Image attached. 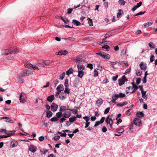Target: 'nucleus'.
Wrapping results in <instances>:
<instances>
[{
	"label": "nucleus",
	"instance_id": "obj_14",
	"mask_svg": "<svg viewBox=\"0 0 157 157\" xmlns=\"http://www.w3.org/2000/svg\"><path fill=\"white\" fill-rule=\"evenodd\" d=\"M1 119H6V120H5V121L7 122H9L12 123H13V121L9 117H1Z\"/></svg>",
	"mask_w": 157,
	"mask_h": 157
},
{
	"label": "nucleus",
	"instance_id": "obj_61",
	"mask_svg": "<svg viewBox=\"0 0 157 157\" xmlns=\"http://www.w3.org/2000/svg\"><path fill=\"white\" fill-rule=\"evenodd\" d=\"M102 130L103 132H105L107 131V129L105 126H104L102 128Z\"/></svg>",
	"mask_w": 157,
	"mask_h": 157
},
{
	"label": "nucleus",
	"instance_id": "obj_21",
	"mask_svg": "<svg viewBox=\"0 0 157 157\" xmlns=\"http://www.w3.org/2000/svg\"><path fill=\"white\" fill-rule=\"evenodd\" d=\"M18 143L15 141H12L11 143V146L12 147H14L17 146Z\"/></svg>",
	"mask_w": 157,
	"mask_h": 157
},
{
	"label": "nucleus",
	"instance_id": "obj_53",
	"mask_svg": "<svg viewBox=\"0 0 157 157\" xmlns=\"http://www.w3.org/2000/svg\"><path fill=\"white\" fill-rule=\"evenodd\" d=\"M66 118L64 117H63L61 118L60 120L59 121L61 123H62L66 120Z\"/></svg>",
	"mask_w": 157,
	"mask_h": 157
},
{
	"label": "nucleus",
	"instance_id": "obj_36",
	"mask_svg": "<svg viewBox=\"0 0 157 157\" xmlns=\"http://www.w3.org/2000/svg\"><path fill=\"white\" fill-rule=\"evenodd\" d=\"M118 3L121 5L124 6L125 5L126 2L124 0H119Z\"/></svg>",
	"mask_w": 157,
	"mask_h": 157
},
{
	"label": "nucleus",
	"instance_id": "obj_2",
	"mask_svg": "<svg viewBox=\"0 0 157 157\" xmlns=\"http://www.w3.org/2000/svg\"><path fill=\"white\" fill-rule=\"evenodd\" d=\"M26 76L25 71H23L21 72L17 76V81L20 83L24 82V80L21 79L22 77L23 76Z\"/></svg>",
	"mask_w": 157,
	"mask_h": 157
},
{
	"label": "nucleus",
	"instance_id": "obj_9",
	"mask_svg": "<svg viewBox=\"0 0 157 157\" xmlns=\"http://www.w3.org/2000/svg\"><path fill=\"white\" fill-rule=\"evenodd\" d=\"M68 52L65 50H61L56 53V54H57L59 56L65 55L67 54Z\"/></svg>",
	"mask_w": 157,
	"mask_h": 157
},
{
	"label": "nucleus",
	"instance_id": "obj_52",
	"mask_svg": "<svg viewBox=\"0 0 157 157\" xmlns=\"http://www.w3.org/2000/svg\"><path fill=\"white\" fill-rule=\"evenodd\" d=\"M141 79L140 78H138L136 80V83L137 85L139 84L141 82Z\"/></svg>",
	"mask_w": 157,
	"mask_h": 157
},
{
	"label": "nucleus",
	"instance_id": "obj_27",
	"mask_svg": "<svg viewBox=\"0 0 157 157\" xmlns=\"http://www.w3.org/2000/svg\"><path fill=\"white\" fill-rule=\"evenodd\" d=\"M56 89L57 90H60V92L61 91L63 90L64 86L62 85H59L57 87Z\"/></svg>",
	"mask_w": 157,
	"mask_h": 157
},
{
	"label": "nucleus",
	"instance_id": "obj_13",
	"mask_svg": "<svg viewBox=\"0 0 157 157\" xmlns=\"http://www.w3.org/2000/svg\"><path fill=\"white\" fill-rule=\"evenodd\" d=\"M142 4V2H140L139 3H137L136 5L134 6L132 9V10L133 11H135L137 8L140 7Z\"/></svg>",
	"mask_w": 157,
	"mask_h": 157
},
{
	"label": "nucleus",
	"instance_id": "obj_39",
	"mask_svg": "<svg viewBox=\"0 0 157 157\" xmlns=\"http://www.w3.org/2000/svg\"><path fill=\"white\" fill-rule=\"evenodd\" d=\"M59 120V119L56 117H53L50 119V121L52 122L56 121Z\"/></svg>",
	"mask_w": 157,
	"mask_h": 157
},
{
	"label": "nucleus",
	"instance_id": "obj_25",
	"mask_svg": "<svg viewBox=\"0 0 157 157\" xmlns=\"http://www.w3.org/2000/svg\"><path fill=\"white\" fill-rule=\"evenodd\" d=\"M52 113L51 111L50 110H48L47 111L46 116L47 117L50 118L52 116Z\"/></svg>",
	"mask_w": 157,
	"mask_h": 157
},
{
	"label": "nucleus",
	"instance_id": "obj_44",
	"mask_svg": "<svg viewBox=\"0 0 157 157\" xmlns=\"http://www.w3.org/2000/svg\"><path fill=\"white\" fill-rule=\"evenodd\" d=\"M57 133L58 134H60V136L62 137H66V135H67V134L64 132V133H63V134H62V133L60 132H59L58 131L57 132Z\"/></svg>",
	"mask_w": 157,
	"mask_h": 157
},
{
	"label": "nucleus",
	"instance_id": "obj_15",
	"mask_svg": "<svg viewBox=\"0 0 157 157\" xmlns=\"http://www.w3.org/2000/svg\"><path fill=\"white\" fill-rule=\"evenodd\" d=\"M77 67L78 71H83L85 68V67L84 66L80 64H78L77 65Z\"/></svg>",
	"mask_w": 157,
	"mask_h": 157
},
{
	"label": "nucleus",
	"instance_id": "obj_7",
	"mask_svg": "<svg viewBox=\"0 0 157 157\" xmlns=\"http://www.w3.org/2000/svg\"><path fill=\"white\" fill-rule=\"evenodd\" d=\"M134 124L136 125L139 126L141 123V120L138 118H135L133 121Z\"/></svg>",
	"mask_w": 157,
	"mask_h": 157
},
{
	"label": "nucleus",
	"instance_id": "obj_28",
	"mask_svg": "<svg viewBox=\"0 0 157 157\" xmlns=\"http://www.w3.org/2000/svg\"><path fill=\"white\" fill-rule=\"evenodd\" d=\"M63 115V114L61 112L59 111L58 112L56 113V116L57 118L59 119V118L61 117Z\"/></svg>",
	"mask_w": 157,
	"mask_h": 157
},
{
	"label": "nucleus",
	"instance_id": "obj_5",
	"mask_svg": "<svg viewBox=\"0 0 157 157\" xmlns=\"http://www.w3.org/2000/svg\"><path fill=\"white\" fill-rule=\"evenodd\" d=\"M97 54L99 55L103 58L105 59H109L110 58V56L109 55L106 54L104 52H100L99 53Z\"/></svg>",
	"mask_w": 157,
	"mask_h": 157
},
{
	"label": "nucleus",
	"instance_id": "obj_38",
	"mask_svg": "<svg viewBox=\"0 0 157 157\" xmlns=\"http://www.w3.org/2000/svg\"><path fill=\"white\" fill-rule=\"evenodd\" d=\"M67 110L72 111V113L74 114H76L78 112V110L77 109H72L67 108Z\"/></svg>",
	"mask_w": 157,
	"mask_h": 157
},
{
	"label": "nucleus",
	"instance_id": "obj_17",
	"mask_svg": "<svg viewBox=\"0 0 157 157\" xmlns=\"http://www.w3.org/2000/svg\"><path fill=\"white\" fill-rule=\"evenodd\" d=\"M16 132L15 131H7V134H6L7 135V136L8 137L11 136L13 135Z\"/></svg>",
	"mask_w": 157,
	"mask_h": 157
},
{
	"label": "nucleus",
	"instance_id": "obj_59",
	"mask_svg": "<svg viewBox=\"0 0 157 157\" xmlns=\"http://www.w3.org/2000/svg\"><path fill=\"white\" fill-rule=\"evenodd\" d=\"M32 66L31 67L33 68L34 69H35L36 70H39V68L37 66H35V65H33L32 64Z\"/></svg>",
	"mask_w": 157,
	"mask_h": 157
},
{
	"label": "nucleus",
	"instance_id": "obj_24",
	"mask_svg": "<svg viewBox=\"0 0 157 157\" xmlns=\"http://www.w3.org/2000/svg\"><path fill=\"white\" fill-rule=\"evenodd\" d=\"M153 23V22L152 21H151L150 22H148L146 23H145L144 26V28H146L147 27H148L150 25H151Z\"/></svg>",
	"mask_w": 157,
	"mask_h": 157
},
{
	"label": "nucleus",
	"instance_id": "obj_45",
	"mask_svg": "<svg viewBox=\"0 0 157 157\" xmlns=\"http://www.w3.org/2000/svg\"><path fill=\"white\" fill-rule=\"evenodd\" d=\"M65 75V73L64 72H63L60 76V77L59 78V79L61 80H63L64 77Z\"/></svg>",
	"mask_w": 157,
	"mask_h": 157
},
{
	"label": "nucleus",
	"instance_id": "obj_58",
	"mask_svg": "<svg viewBox=\"0 0 157 157\" xmlns=\"http://www.w3.org/2000/svg\"><path fill=\"white\" fill-rule=\"evenodd\" d=\"M102 48H103L106 49L107 50H109V46L107 45L103 46Z\"/></svg>",
	"mask_w": 157,
	"mask_h": 157
},
{
	"label": "nucleus",
	"instance_id": "obj_37",
	"mask_svg": "<svg viewBox=\"0 0 157 157\" xmlns=\"http://www.w3.org/2000/svg\"><path fill=\"white\" fill-rule=\"evenodd\" d=\"M119 64L121 65L122 66H124L123 64H125L127 67L128 66V64L127 62L126 61H122L119 62Z\"/></svg>",
	"mask_w": 157,
	"mask_h": 157
},
{
	"label": "nucleus",
	"instance_id": "obj_18",
	"mask_svg": "<svg viewBox=\"0 0 157 157\" xmlns=\"http://www.w3.org/2000/svg\"><path fill=\"white\" fill-rule=\"evenodd\" d=\"M24 71L26 76L30 75H32L33 73V71L31 70L26 69L25 70H24Z\"/></svg>",
	"mask_w": 157,
	"mask_h": 157
},
{
	"label": "nucleus",
	"instance_id": "obj_10",
	"mask_svg": "<svg viewBox=\"0 0 157 157\" xmlns=\"http://www.w3.org/2000/svg\"><path fill=\"white\" fill-rule=\"evenodd\" d=\"M71 115V113L70 111H66L63 114V116L65 118H68Z\"/></svg>",
	"mask_w": 157,
	"mask_h": 157
},
{
	"label": "nucleus",
	"instance_id": "obj_50",
	"mask_svg": "<svg viewBox=\"0 0 157 157\" xmlns=\"http://www.w3.org/2000/svg\"><path fill=\"white\" fill-rule=\"evenodd\" d=\"M70 89L68 88V87H66L64 90V92L66 93L69 94L70 93Z\"/></svg>",
	"mask_w": 157,
	"mask_h": 157
},
{
	"label": "nucleus",
	"instance_id": "obj_41",
	"mask_svg": "<svg viewBox=\"0 0 157 157\" xmlns=\"http://www.w3.org/2000/svg\"><path fill=\"white\" fill-rule=\"evenodd\" d=\"M110 119H112L111 118H110L109 116H108L105 119V122L107 124H108L110 123Z\"/></svg>",
	"mask_w": 157,
	"mask_h": 157
},
{
	"label": "nucleus",
	"instance_id": "obj_64",
	"mask_svg": "<svg viewBox=\"0 0 157 157\" xmlns=\"http://www.w3.org/2000/svg\"><path fill=\"white\" fill-rule=\"evenodd\" d=\"M101 124V123H100V121H96L95 122V125H94V127H96L97 126H98V125H99V124Z\"/></svg>",
	"mask_w": 157,
	"mask_h": 157
},
{
	"label": "nucleus",
	"instance_id": "obj_51",
	"mask_svg": "<svg viewBox=\"0 0 157 157\" xmlns=\"http://www.w3.org/2000/svg\"><path fill=\"white\" fill-rule=\"evenodd\" d=\"M87 67L92 70L93 68V65L91 63L88 64L87 65Z\"/></svg>",
	"mask_w": 157,
	"mask_h": 157
},
{
	"label": "nucleus",
	"instance_id": "obj_54",
	"mask_svg": "<svg viewBox=\"0 0 157 157\" xmlns=\"http://www.w3.org/2000/svg\"><path fill=\"white\" fill-rule=\"evenodd\" d=\"M110 109V108L109 107H108L105 110L104 114H107L109 112Z\"/></svg>",
	"mask_w": 157,
	"mask_h": 157
},
{
	"label": "nucleus",
	"instance_id": "obj_29",
	"mask_svg": "<svg viewBox=\"0 0 157 157\" xmlns=\"http://www.w3.org/2000/svg\"><path fill=\"white\" fill-rule=\"evenodd\" d=\"M76 120V117L74 116L71 117L70 118H69V121L70 122H71V123L74 122Z\"/></svg>",
	"mask_w": 157,
	"mask_h": 157
},
{
	"label": "nucleus",
	"instance_id": "obj_35",
	"mask_svg": "<svg viewBox=\"0 0 157 157\" xmlns=\"http://www.w3.org/2000/svg\"><path fill=\"white\" fill-rule=\"evenodd\" d=\"M25 66L27 68H29L31 67L32 66V64L29 62H27L25 63Z\"/></svg>",
	"mask_w": 157,
	"mask_h": 157
},
{
	"label": "nucleus",
	"instance_id": "obj_42",
	"mask_svg": "<svg viewBox=\"0 0 157 157\" xmlns=\"http://www.w3.org/2000/svg\"><path fill=\"white\" fill-rule=\"evenodd\" d=\"M117 96H118L117 98H122L125 97V95L122 93H120L119 95L117 94Z\"/></svg>",
	"mask_w": 157,
	"mask_h": 157
},
{
	"label": "nucleus",
	"instance_id": "obj_19",
	"mask_svg": "<svg viewBox=\"0 0 157 157\" xmlns=\"http://www.w3.org/2000/svg\"><path fill=\"white\" fill-rule=\"evenodd\" d=\"M112 33L111 32H109L106 33L104 36V38L103 39V40H105L106 39L112 36Z\"/></svg>",
	"mask_w": 157,
	"mask_h": 157
},
{
	"label": "nucleus",
	"instance_id": "obj_33",
	"mask_svg": "<svg viewBox=\"0 0 157 157\" xmlns=\"http://www.w3.org/2000/svg\"><path fill=\"white\" fill-rule=\"evenodd\" d=\"M67 107L66 106H60V109H59V111L61 112H63V111H65V110H67Z\"/></svg>",
	"mask_w": 157,
	"mask_h": 157
},
{
	"label": "nucleus",
	"instance_id": "obj_6",
	"mask_svg": "<svg viewBox=\"0 0 157 157\" xmlns=\"http://www.w3.org/2000/svg\"><path fill=\"white\" fill-rule=\"evenodd\" d=\"M58 105L54 103H52L51 106V109L52 111H56L58 109Z\"/></svg>",
	"mask_w": 157,
	"mask_h": 157
},
{
	"label": "nucleus",
	"instance_id": "obj_47",
	"mask_svg": "<svg viewBox=\"0 0 157 157\" xmlns=\"http://www.w3.org/2000/svg\"><path fill=\"white\" fill-rule=\"evenodd\" d=\"M87 20L89 21L88 23L89 25L90 26L93 25V22L92 21V20L89 18L87 19Z\"/></svg>",
	"mask_w": 157,
	"mask_h": 157
},
{
	"label": "nucleus",
	"instance_id": "obj_8",
	"mask_svg": "<svg viewBox=\"0 0 157 157\" xmlns=\"http://www.w3.org/2000/svg\"><path fill=\"white\" fill-rule=\"evenodd\" d=\"M117 94H115L112 97V100L109 102V103L110 105H111L113 103H116V101L118 99Z\"/></svg>",
	"mask_w": 157,
	"mask_h": 157
},
{
	"label": "nucleus",
	"instance_id": "obj_20",
	"mask_svg": "<svg viewBox=\"0 0 157 157\" xmlns=\"http://www.w3.org/2000/svg\"><path fill=\"white\" fill-rule=\"evenodd\" d=\"M54 96L53 95H51L50 96H49L47 99V100L50 102H51L54 99Z\"/></svg>",
	"mask_w": 157,
	"mask_h": 157
},
{
	"label": "nucleus",
	"instance_id": "obj_3",
	"mask_svg": "<svg viewBox=\"0 0 157 157\" xmlns=\"http://www.w3.org/2000/svg\"><path fill=\"white\" fill-rule=\"evenodd\" d=\"M74 61L76 63H81L83 64L85 62V60L80 56H77L74 59Z\"/></svg>",
	"mask_w": 157,
	"mask_h": 157
},
{
	"label": "nucleus",
	"instance_id": "obj_1",
	"mask_svg": "<svg viewBox=\"0 0 157 157\" xmlns=\"http://www.w3.org/2000/svg\"><path fill=\"white\" fill-rule=\"evenodd\" d=\"M52 63V61H51L41 60L38 61L37 64L38 66L44 67L45 66L49 65Z\"/></svg>",
	"mask_w": 157,
	"mask_h": 157
},
{
	"label": "nucleus",
	"instance_id": "obj_56",
	"mask_svg": "<svg viewBox=\"0 0 157 157\" xmlns=\"http://www.w3.org/2000/svg\"><path fill=\"white\" fill-rule=\"evenodd\" d=\"M141 92V93H142V98H144V97H145L146 96V91H143Z\"/></svg>",
	"mask_w": 157,
	"mask_h": 157
},
{
	"label": "nucleus",
	"instance_id": "obj_26",
	"mask_svg": "<svg viewBox=\"0 0 157 157\" xmlns=\"http://www.w3.org/2000/svg\"><path fill=\"white\" fill-rule=\"evenodd\" d=\"M136 115L138 117L141 118L144 116V114L142 112H139L137 113Z\"/></svg>",
	"mask_w": 157,
	"mask_h": 157
},
{
	"label": "nucleus",
	"instance_id": "obj_49",
	"mask_svg": "<svg viewBox=\"0 0 157 157\" xmlns=\"http://www.w3.org/2000/svg\"><path fill=\"white\" fill-rule=\"evenodd\" d=\"M22 93L21 94L20 96V98L19 99L20 100L21 102H24L25 101V100L24 98H22Z\"/></svg>",
	"mask_w": 157,
	"mask_h": 157
},
{
	"label": "nucleus",
	"instance_id": "obj_62",
	"mask_svg": "<svg viewBox=\"0 0 157 157\" xmlns=\"http://www.w3.org/2000/svg\"><path fill=\"white\" fill-rule=\"evenodd\" d=\"M59 98L61 100H63L65 99V97L63 95L61 94L59 96Z\"/></svg>",
	"mask_w": 157,
	"mask_h": 157
},
{
	"label": "nucleus",
	"instance_id": "obj_43",
	"mask_svg": "<svg viewBox=\"0 0 157 157\" xmlns=\"http://www.w3.org/2000/svg\"><path fill=\"white\" fill-rule=\"evenodd\" d=\"M155 57L154 55H152L151 56L150 58V62H152L155 60Z\"/></svg>",
	"mask_w": 157,
	"mask_h": 157
},
{
	"label": "nucleus",
	"instance_id": "obj_57",
	"mask_svg": "<svg viewBox=\"0 0 157 157\" xmlns=\"http://www.w3.org/2000/svg\"><path fill=\"white\" fill-rule=\"evenodd\" d=\"M60 138V136H56L54 137V140H55L56 141L58 140Z\"/></svg>",
	"mask_w": 157,
	"mask_h": 157
},
{
	"label": "nucleus",
	"instance_id": "obj_4",
	"mask_svg": "<svg viewBox=\"0 0 157 157\" xmlns=\"http://www.w3.org/2000/svg\"><path fill=\"white\" fill-rule=\"evenodd\" d=\"M128 80L126 78L125 75L123 76L121 79H119L118 80V84L120 86H121L125 82H127Z\"/></svg>",
	"mask_w": 157,
	"mask_h": 157
},
{
	"label": "nucleus",
	"instance_id": "obj_12",
	"mask_svg": "<svg viewBox=\"0 0 157 157\" xmlns=\"http://www.w3.org/2000/svg\"><path fill=\"white\" fill-rule=\"evenodd\" d=\"M29 150L32 152L34 153L36 150V147L33 145H30L29 147Z\"/></svg>",
	"mask_w": 157,
	"mask_h": 157
},
{
	"label": "nucleus",
	"instance_id": "obj_63",
	"mask_svg": "<svg viewBox=\"0 0 157 157\" xmlns=\"http://www.w3.org/2000/svg\"><path fill=\"white\" fill-rule=\"evenodd\" d=\"M118 76V75H117L116 76H113L112 78V80L114 81H116L117 79Z\"/></svg>",
	"mask_w": 157,
	"mask_h": 157
},
{
	"label": "nucleus",
	"instance_id": "obj_40",
	"mask_svg": "<svg viewBox=\"0 0 157 157\" xmlns=\"http://www.w3.org/2000/svg\"><path fill=\"white\" fill-rule=\"evenodd\" d=\"M116 131L118 133H121L124 131V129L123 128H117L116 129Z\"/></svg>",
	"mask_w": 157,
	"mask_h": 157
},
{
	"label": "nucleus",
	"instance_id": "obj_32",
	"mask_svg": "<svg viewBox=\"0 0 157 157\" xmlns=\"http://www.w3.org/2000/svg\"><path fill=\"white\" fill-rule=\"evenodd\" d=\"M123 11L121 10H118V13L117 17L118 18H119L121 17V15L122 13H123Z\"/></svg>",
	"mask_w": 157,
	"mask_h": 157
},
{
	"label": "nucleus",
	"instance_id": "obj_46",
	"mask_svg": "<svg viewBox=\"0 0 157 157\" xmlns=\"http://www.w3.org/2000/svg\"><path fill=\"white\" fill-rule=\"evenodd\" d=\"M68 81L67 79H66L65 80V82H64V86L66 87H68L69 86L68 85Z\"/></svg>",
	"mask_w": 157,
	"mask_h": 157
},
{
	"label": "nucleus",
	"instance_id": "obj_55",
	"mask_svg": "<svg viewBox=\"0 0 157 157\" xmlns=\"http://www.w3.org/2000/svg\"><path fill=\"white\" fill-rule=\"evenodd\" d=\"M94 77H97L98 75V72L96 70H95L94 71Z\"/></svg>",
	"mask_w": 157,
	"mask_h": 157
},
{
	"label": "nucleus",
	"instance_id": "obj_16",
	"mask_svg": "<svg viewBox=\"0 0 157 157\" xmlns=\"http://www.w3.org/2000/svg\"><path fill=\"white\" fill-rule=\"evenodd\" d=\"M139 66L140 69L142 70H145L147 68L146 64H144L143 62H141Z\"/></svg>",
	"mask_w": 157,
	"mask_h": 157
},
{
	"label": "nucleus",
	"instance_id": "obj_31",
	"mask_svg": "<svg viewBox=\"0 0 157 157\" xmlns=\"http://www.w3.org/2000/svg\"><path fill=\"white\" fill-rule=\"evenodd\" d=\"M73 69L72 68H70L66 72V74L69 76L70 74H71L73 73Z\"/></svg>",
	"mask_w": 157,
	"mask_h": 157
},
{
	"label": "nucleus",
	"instance_id": "obj_48",
	"mask_svg": "<svg viewBox=\"0 0 157 157\" xmlns=\"http://www.w3.org/2000/svg\"><path fill=\"white\" fill-rule=\"evenodd\" d=\"M73 9L71 8H69L67 9V13L68 14H70L72 12L73 10Z\"/></svg>",
	"mask_w": 157,
	"mask_h": 157
},
{
	"label": "nucleus",
	"instance_id": "obj_22",
	"mask_svg": "<svg viewBox=\"0 0 157 157\" xmlns=\"http://www.w3.org/2000/svg\"><path fill=\"white\" fill-rule=\"evenodd\" d=\"M103 101L102 99H100L97 100L96 101V104L98 106H100L103 103Z\"/></svg>",
	"mask_w": 157,
	"mask_h": 157
},
{
	"label": "nucleus",
	"instance_id": "obj_34",
	"mask_svg": "<svg viewBox=\"0 0 157 157\" xmlns=\"http://www.w3.org/2000/svg\"><path fill=\"white\" fill-rule=\"evenodd\" d=\"M148 45L151 48L154 49L155 48V46L153 44L152 42H150L148 44Z\"/></svg>",
	"mask_w": 157,
	"mask_h": 157
},
{
	"label": "nucleus",
	"instance_id": "obj_30",
	"mask_svg": "<svg viewBox=\"0 0 157 157\" xmlns=\"http://www.w3.org/2000/svg\"><path fill=\"white\" fill-rule=\"evenodd\" d=\"M78 76L79 78H82L84 75V72L83 71H78Z\"/></svg>",
	"mask_w": 157,
	"mask_h": 157
},
{
	"label": "nucleus",
	"instance_id": "obj_60",
	"mask_svg": "<svg viewBox=\"0 0 157 157\" xmlns=\"http://www.w3.org/2000/svg\"><path fill=\"white\" fill-rule=\"evenodd\" d=\"M20 134L22 135L25 136H30V135L29 134H28L26 132H24V133H21Z\"/></svg>",
	"mask_w": 157,
	"mask_h": 157
},
{
	"label": "nucleus",
	"instance_id": "obj_11",
	"mask_svg": "<svg viewBox=\"0 0 157 157\" xmlns=\"http://www.w3.org/2000/svg\"><path fill=\"white\" fill-rule=\"evenodd\" d=\"M19 52V50L17 49H14L13 51H10L9 52V51L8 50H6V52H7L6 55H8L9 54H16Z\"/></svg>",
	"mask_w": 157,
	"mask_h": 157
},
{
	"label": "nucleus",
	"instance_id": "obj_23",
	"mask_svg": "<svg viewBox=\"0 0 157 157\" xmlns=\"http://www.w3.org/2000/svg\"><path fill=\"white\" fill-rule=\"evenodd\" d=\"M72 23L74 25L76 26H78L81 24L80 22L76 20H73L72 21Z\"/></svg>",
	"mask_w": 157,
	"mask_h": 157
}]
</instances>
